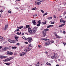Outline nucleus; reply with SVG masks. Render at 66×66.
<instances>
[{"label":"nucleus","mask_w":66,"mask_h":66,"mask_svg":"<svg viewBox=\"0 0 66 66\" xmlns=\"http://www.w3.org/2000/svg\"><path fill=\"white\" fill-rule=\"evenodd\" d=\"M15 39H16V41H18V38H19V37H15Z\"/></svg>","instance_id":"17"},{"label":"nucleus","mask_w":66,"mask_h":66,"mask_svg":"<svg viewBox=\"0 0 66 66\" xmlns=\"http://www.w3.org/2000/svg\"><path fill=\"white\" fill-rule=\"evenodd\" d=\"M48 19L49 20H50L52 19V17L48 18Z\"/></svg>","instance_id":"31"},{"label":"nucleus","mask_w":66,"mask_h":66,"mask_svg":"<svg viewBox=\"0 0 66 66\" xmlns=\"http://www.w3.org/2000/svg\"><path fill=\"white\" fill-rule=\"evenodd\" d=\"M8 12L9 13H12V11H8Z\"/></svg>","instance_id":"40"},{"label":"nucleus","mask_w":66,"mask_h":66,"mask_svg":"<svg viewBox=\"0 0 66 66\" xmlns=\"http://www.w3.org/2000/svg\"><path fill=\"white\" fill-rule=\"evenodd\" d=\"M54 22H52L51 23L52 24H54Z\"/></svg>","instance_id":"42"},{"label":"nucleus","mask_w":66,"mask_h":66,"mask_svg":"<svg viewBox=\"0 0 66 66\" xmlns=\"http://www.w3.org/2000/svg\"><path fill=\"white\" fill-rule=\"evenodd\" d=\"M56 38H60V36H56Z\"/></svg>","instance_id":"39"},{"label":"nucleus","mask_w":66,"mask_h":66,"mask_svg":"<svg viewBox=\"0 0 66 66\" xmlns=\"http://www.w3.org/2000/svg\"><path fill=\"white\" fill-rule=\"evenodd\" d=\"M24 29H26V27H24Z\"/></svg>","instance_id":"58"},{"label":"nucleus","mask_w":66,"mask_h":66,"mask_svg":"<svg viewBox=\"0 0 66 66\" xmlns=\"http://www.w3.org/2000/svg\"><path fill=\"white\" fill-rule=\"evenodd\" d=\"M56 66H59V65L58 64H57L56 65Z\"/></svg>","instance_id":"63"},{"label":"nucleus","mask_w":66,"mask_h":66,"mask_svg":"<svg viewBox=\"0 0 66 66\" xmlns=\"http://www.w3.org/2000/svg\"><path fill=\"white\" fill-rule=\"evenodd\" d=\"M16 47H12V49H16Z\"/></svg>","instance_id":"35"},{"label":"nucleus","mask_w":66,"mask_h":66,"mask_svg":"<svg viewBox=\"0 0 66 66\" xmlns=\"http://www.w3.org/2000/svg\"><path fill=\"white\" fill-rule=\"evenodd\" d=\"M66 14V12H64L63 14V15H65V14Z\"/></svg>","instance_id":"50"},{"label":"nucleus","mask_w":66,"mask_h":66,"mask_svg":"<svg viewBox=\"0 0 66 66\" xmlns=\"http://www.w3.org/2000/svg\"><path fill=\"white\" fill-rule=\"evenodd\" d=\"M38 48H41V47H42V46H41L40 45H38Z\"/></svg>","instance_id":"34"},{"label":"nucleus","mask_w":66,"mask_h":66,"mask_svg":"<svg viewBox=\"0 0 66 66\" xmlns=\"http://www.w3.org/2000/svg\"><path fill=\"white\" fill-rule=\"evenodd\" d=\"M31 10H35V9L34 8H32L31 9Z\"/></svg>","instance_id":"52"},{"label":"nucleus","mask_w":66,"mask_h":66,"mask_svg":"<svg viewBox=\"0 0 66 66\" xmlns=\"http://www.w3.org/2000/svg\"><path fill=\"white\" fill-rule=\"evenodd\" d=\"M24 43L26 44H28V43L27 42H24Z\"/></svg>","instance_id":"49"},{"label":"nucleus","mask_w":66,"mask_h":66,"mask_svg":"<svg viewBox=\"0 0 66 66\" xmlns=\"http://www.w3.org/2000/svg\"><path fill=\"white\" fill-rule=\"evenodd\" d=\"M7 56H0V59H3V58H6Z\"/></svg>","instance_id":"16"},{"label":"nucleus","mask_w":66,"mask_h":66,"mask_svg":"<svg viewBox=\"0 0 66 66\" xmlns=\"http://www.w3.org/2000/svg\"><path fill=\"white\" fill-rule=\"evenodd\" d=\"M53 25H50L49 26H47V28H49L51 27H53Z\"/></svg>","instance_id":"20"},{"label":"nucleus","mask_w":66,"mask_h":66,"mask_svg":"<svg viewBox=\"0 0 66 66\" xmlns=\"http://www.w3.org/2000/svg\"><path fill=\"white\" fill-rule=\"evenodd\" d=\"M28 31L29 33L30 34H31V35H32V34H33V31L32 30L31 28L30 27H29L28 28Z\"/></svg>","instance_id":"3"},{"label":"nucleus","mask_w":66,"mask_h":66,"mask_svg":"<svg viewBox=\"0 0 66 66\" xmlns=\"http://www.w3.org/2000/svg\"><path fill=\"white\" fill-rule=\"evenodd\" d=\"M50 44V43L49 42H46L45 44V46H49Z\"/></svg>","instance_id":"9"},{"label":"nucleus","mask_w":66,"mask_h":66,"mask_svg":"<svg viewBox=\"0 0 66 66\" xmlns=\"http://www.w3.org/2000/svg\"><path fill=\"white\" fill-rule=\"evenodd\" d=\"M17 53H15L14 54V55H17Z\"/></svg>","instance_id":"47"},{"label":"nucleus","mask_w":66,"mask_h":66,"mask_svg":"<svg viewBox=\"0 0 66 66\" xmlns=\"http://www.w3.org/2000/svg\"><path fill=\"white\" fill-rule=\"evenodd\" d=\"M2 48V46H0V49H1Z\"/></svg>","instance_id":"54"},{"label":"nucleus","mask_w":66,"mask_h":66,"mask_svg":"<svg viewBox=\"0 0 66 66\" xmlns=\"http://www.w3.org/2000/svg\"><path fill=\"white\" fill-rule=\"evenodd\" d=\"M60 11V9H58V11Z\"/></svg>","instance_id":"62"},{"label":"nucleus","mask_w":66,"mask_h":66,"mask_svg":"<svg viewBox=\"0 0 66 66\" xmlns=\"http://www.w3.org/2000/svg\"><path fill=\"white\" fill-rule=\"evenodd\" d=\"M42 40H46V41H47V42H50V40L49 39H42Z\"/></svg>","instance_id":"12"},{"label":"nucleus","mask_w":66,"mask_h":66,"mask_svg":"<svg viewBox=\"0 0 66 66\" xmlns=\"http://www.w3.org/2000/svg\"><path fill=\"white\" fill-rule=\"evenodd\" d=\"M37 63L38 64V65H39V62H37Z\"/></svg>","instance_id":"53"},{"label":"nucleus","mask_w":66,"mask_h":66,"mask_svg":"<svg viewBox=\"0 0 66 66\" xmlns=\"http://www.w3.org/2000/svg\"><path fill=\"white\" fill-rule=\"evenodd\" d=\"M8 41L9 42H10V43H14L16 42V41L15 40H12L10 39L8 40Z\"/></svg>","instance_id":"7"},{"label":"nucleus","mask_w":66,"mask_h":66,"mask_svg":"<svg viewBox=\"0 0 66 66\" xmlns=\"http://www.w3.org/2000/svg\"><path fill=\"white\" fill-rule=\"evenodd\" d=\"M22 35H24V33H22L21 34Z\"/></svg>","instance_id":"56"},{"label":"nucleus","mask_w":66,"mask_h":66,"mask_svg":"<svg viewBox=\"0 0 66 66\" xmlns=\"http://www.w3.org/2000/svg\"><path fill=\"white\" fill-rule=\"evenodd\" d=\"M2 12H3V11H2V10H1L0 11V12L1 13H2Z\"/></svg>","instance_id":"55"},{"label":"nucleus","mask_w":66,"mask_h":66,"mask_svg":"<svg viewBox=\"0 0 66 66\" xmlns=\"http://www.w3.org/2000/svg\"><path fill=\"white\" fill-rule=\"evenodd\" d=\"M7 55H10L13 54V53L12 52H10V51H8L7 52Z\"/></svg>","instance_id":"5"},{"label":"nucleus","mask_w":66,"mask_h":66,"mask_svg":"<svg viewBox=\"0 0 66 66\" xmlns=\"http://www.w3.org/2000/svg\"><path fill=\"white\" fill-rule=\"evenodd\" d=\"M41 4V3H40V2H38L37 3V4L38 5H39Z\"/></svg>","instance_id":"29"},{"label":"nucleus","mask_w":66,"mask_h":66,"mask_svg":"<svg viewBox=\"0 0 66 66\" xmlns=\"http://www.w3.org/2000/svg\"><path fill=\"white\" fill-rule=\"evenodd\" d=\"M65 31H63V34H65Z\"/></svg>","instance_id":"57"},{"label":"nucleus","mask_w":66,"mask_h":66,"mask_svg":"<svg viewBox=\"0 0 66 66\" xmlns=\"http://www.w3.org/2000/svg\"><path fill=\"white\" fill-rule=\"evenodd\" d=\"M33 48V46H32V45L31 44H29L28 46V47L26 48L24 50L25 51H30Z\"/></svg>","instance_id":"1"},{"label":"nucleus","mask_w":66,"mask_h":66,"mask_svg":"<svg viewBox=\"0 0 66 66\" xmlns=\"http://www.w3.org/2000/svg\"><path fill=\"white\" fill-rule=\"evenodd\" d=\"M37 27H35L32 29V32H33V34H34L37 30Z\"/></svg>","instance_id":"4"},{"label":"nucleus","mask_w":66,"mask_h":66,"mask_svg":"<svg viewBox=\"0 0 66 66\" xmlns=\"http://www.w3.org/2000/svg\"><path fill=\"white\" fill-rule=\"evenodd\" d=\"M32 23L34 25H36V22H35V20H33L32 21Z\"/></svg>","instance_id":"11"},{"label":"nucleus","mask_w":66,"mask_h":66,"mask_svg":"<svg viewBox=\"0 0 66 66\" xmlns=\"http://www.w3.org/2000/svg\"><path fill=\"white\" fill-rule=\"evenodd\" d=\"M35 2V5H36L37 4V2Z\"/></svg>","instance_id":"37"},{"label":"nucleus","mask_w":66,"mask_h":66,"mask_svg":"<svg viewBox=\"0 0 66 66\" xmlns=\"http://www.w3.org/2000/svg\"><path fill=\"white\" fill-rule=\"evenodd\" d=\"M42 32L43 34H44L43 35L44 37H45V35H46V33H47V31H45L44 30V31H42Z\"/></svg>","instance_id":"8"},{"label":"nucleus","mask_w":66,"mask_h":66,"mask_svg":"<svg viewBox=\"0 0 66 66\" xmlns=\"http://www.w3.org/2000/svg\"><path fill=\"white\" fill-rule=\"evenodd\" d=\"M54 41L51 40V43H54Z\"/></svg>","instance_id":"41"},{"label":"nucleus","mask_w":66,"mask_h":66,"mask_svg":"<svg viewBox=\"0 0 66 66\" xmlns=\"http://www.w3.org/2000/svg\"><path fill=\"white\" fill-rule=\"evenodd\" d=\"M37 23H38V24H40V23H41V22L40 21V20L38 21L37 22Z\"/></svg>","instance_id":"25"},{"label":"nucleus","mask_w":66,"mask_h":66,"mask_svg":"<svg viewBox=\"0 0 66 66\" xmlns=\"http://www.w3.org/2000/svg\"><path fill=\"white\" fill-rule=\"evenodd\" d=\"M46 65L48 66H51V64L48 62L46 63Z\"/></svg>","instance_id":"22"},{"label":"nucleus","mask_w":66,"mask_h":66,"mask_svg":"<svg viewBox=\"0 0 66 66\" xmlns=\"http://www.w3.org/2000/svg\"><path fill=\"white\" fill-rule=\"evenodd\" d=\"M54 18H56V16H55V15H54Z\"/></svg>","instance_id":"51"},{"label":"nucleus","mask_w":66,"mask_h":66,"mask_svg":"<svg viewBox=\"0 0 66 66\" xmlns=\"http://www.w3.org/2000/svg\"><path fill=\"white\" fill-rule=\"evenodd\" d=\"M57 34H56L55 35V36H57Z\"/></svg>","instance_id":"61"},{"label":"nucleus","mask_w":66,"mask_h":66,"mask_svg":"<svg viewBox=\"0 0 66 66\" xmlns=\"http://www.w3.org/2000/svg\"><path fill=\"white\" fill-rule=\"evenodd\" d=\"M6 49H7L5 47L3 49V51H5L6 50Z\"/></svg>","instance_id":"27"},{"label":"nucleus","mask_w":66,"mask_h":66,"mask_svg":"<svg viewBox=\"0 0 66 66\" xmlns=\"http://www.w3.org/2000/svg\"><path fill=\"white\" fill-rule=\"evenodd\" d=\"M22 38L23 39H26V40L27 39H26V37H23Z\"/></svg>","instance_id":"33"},{"label":"nucleus","mask_w":66,"mask_h":66,"mask_svg":"<svg viewBox=\"0 0 66 66\" xmlns=\"http://www.w3.org/2000/svg\"><path fill=\"white\" fill-rule=\"evenodd\" d=\"M0 39H1L2 40H4V38L1 36H0Z\"/></svg>","instance_id":"24"},{"label":"nucleus","mask_w":66,"mask_h":66,"mask_svg":"<svg viewBox=\"0 0 66 66\" xmlns=\"http://www.w3.org/2000/svg\"><path fill=\"white\" fill-rule=\"evenodd\" d=\"M63 45H65L66 46V43H63Z\"/></svg>","instance_id":"48"},{"label":"nucleus","mask_w":66,"mask_h":66,"mask_svg":"<svg viewBox=\"0 0 66 66\" xmlns=\"http://www.w3.org/2000/svg\"><path fill=\"white\" fill-rule=\"evenodd\" d=\"M16 34L17 35H20L21 34V32H20V33H19L18 32H17L16 33Z\"/></svg>","instance_id":"23"},{"label":"nucleus","mask_w":66,"mask_h":66,"mask_svg":"<svg viewBox=\"0 0 66 66\" xmlns=\"http://www.w3.org/2000/svg\"><path fill=\"white\" fill-rule=\"evenodd\" d=\"M41 12H42V13H44V11L43 10H41Z\"/></svg>","instance_id":"43"},{"label":"nucleus","mask_w":66,"mask_h":66,"mask_svg":"<svg viewBox=\"0 0 66 66\" xmlns=\"http://www.w3.org/2000/svg\"><path fill=\"white\" fill-rule=\"evenodd\" d=\"M39 1H40V2H43V1L44 0H38Z\"/></svg>","instance_id":"36"},{"label":"nucleus","mask_w":66,"mask_h":66,"mask_svg":"<svg viewBox=\"0 0 66 66\" xmlns=\"http://www.w3.org/2000/svg\"><path fill=\"white\" fill-rule=\"evenodd\" d=\"M65 23H63L62 24L60 25L59 26V28H61V27H63L64 26H65Z\"/></svg>","instance_id":"15"},{"label":"nucleus","mask_w":66,"mask_h":66,"mask_svg":"<svg viewBox=\"0 0 66 66\" xmlns=\"http://www.w3.org/2000/svg\"><path fill=\"white\" fill-rule=\"evenodd\" d=\"M45 53H46V54H47V53H48V52H45Z\"/></svg>","instance_id":"60"},{"label":"nucleus","mask_w":66,"mask_h":66,"mask_svg":"<svg viewBox=\"0 0 66 66\" xmlns=\"http://www.w3.org/2000/svg\"><path fill=\"white\" fill-rule=\"evenodd\" d=\"M17 32H18V31H19V29H17L16 30Z\"/></svg>","instance_id":"46"},{"label":"nucleus","mask_w":66,"mask_h":66,"mask_svg":"<svg viewBox=\"0 0 66 66\" xmlns=\"http://www.w3.org/2000/svg\"><path fill=\"white\" fill-rule=\"evenodd\" d=\"M5 64H6L7 65H9L10 64V63H5Z\"/></svg>","instance_id":"28"},{"label":"nucleus","mask_w":66,"mask_h":66,"mask_svg":"<svg viewBox=\"0 0 66 66\" xmlns=\"http://www.w3.org/2000/svg\"><path fill=\"white\" fill-rule=\"evenodd\" d=\"M60 22H63V23H65V21H64L63 20V19H61L60 20Z\"/></svg>","instance_id":"13"},{"label":"nucleus","mask_w":66,"mask_h":66,"mask_svg":"<svg viewBox=\"0 0 66 66\" xmlns=\"http://www.w3.org/2000/svg\"><path fill=\"white\" fill-rule=\"evenodd\" d=\"M13 59L14 57H11L4 60L3 61V62H8V61H11V60H12V59Z\"/></svg>","instance_id":"2"},{"label":"nucleus","mask_w":66,"mask_h":66,"mask_svg":"<svg viewBox=\"0 0 66 66\" xmlns=\"http://www.w3.org/2000/svg\"><path fill=\"white\" fill-rule=\"evenodd\" d=\"M35 65L36 66H39L38 65H37V64H35Z\"/></svg>","instance_id":"59"},{"label":"nucleus","mask_w":66,"mask_h":66,"mask_svg":"<svg viewBox=\"0 0 66 66\" xmlns=\"http://www.w3.org/2000/svg\"><path fill=\"white\" fill-rule=\"evenodd\" d=\"M26 28H29V27H30V26H29V25H26Z\"/></svg>","instance_id":"32"},{"label":"nucleus","mask_w":66,"mask_h":66,"mask_svg":"<svg viewBox=\"0 0 66 66\" xmlns=\"http://www.w3.org/2000/svg\"><path fill=\"white\" fill-rule=\"evenodd\" d=\"M28 39V43H30L32 42V38H28L26 39V40Z\"/></svg>","instance_id":"6"},{"label":"nucleus","mask_w":66,"mask_h":66,"mask_svg":"<svg viewBox=\"0 0 66 66\" xmlns=\"http://www.w3.org/2000/svg\"><path fill=\"white\" fill-rule=\"evenodd\" d=\"M48 13H45L44 14H43V17H44V16H45L46 15H48Z\"/></svg>","instance_id":"26"},{"label":"nucleus","mask_w":66,"mask_h":66,"mask_svg":"<svg viewBox=\"0 0 66 66\" xmlns=\"http://www.w3.org/2000/svg\"><path fill=\"white\" fill-rule=\"evenodd\" d=\"M44 30L45 31H49V29H45Z\"/></svg>","instance_id":"30"},{"label":"nucleus","mask_w":66,"mask_h":66,"mask_svg":"<svg viewBox=\"0 0 66 66\" xmlns=\"http://www.w3.org/2000/svg\"><path fill=\"white\" fill-rule=\"evenodd\" d=\"M56 55L55 54V55H54V56H52L51 57V58L52 59H54V58H55V57H56Z\"/></svg>","instance_id":"19"},{"label":"nucleus","mask_w":66,"mask_h":66,"mask_svg":"<svg viewBox=\"0 0 66 66\" xmlns=\"http://www.w3.org/2000/svg\"><path fill=\"white\" fill-rule=\"evenodd\" d=\"M17 46H19V43H18L16 44Z\"/></svg>","instance_id":"44"},{"label":"nucleus","mask_w":66,"mask_h":66,"mask_svg":"<svg viewBox=\"0 0 66 66\" xmlns=\"http://www.w3.org/2000/svg\"><path fill=\"white\" fill-rule=\"evenodd\" d=\"M25 54H26L25 52H23L20 54V56H22V55H24Z\"/></svg>","instance_id":"10"},{"label":"nucleus","mask_w":66,"mask_h":66,"mask_svg":"<svg viewBox=\"0 0 66 66\" xmlns=\"http://www.w3.org/2000/svg\"><path fill=\"white\" fill-rule=\"evenodd\" d=\"M40 24H37V27H39V26H40Z\"/></svg>","instance_id":"38"},{"label":"nucleus","mask_w":66,"mask_h":66,"mask_svg":"<svg viewBox=\"0 0 66 66\" xmlns=\"http://www.w3.org/2000/svg\"><path fill=\"white\" fill-rule=\"evenodd\" d=\"M12 47V46H10L9 47V48H10V47Z\"/></svg>","instance_id":"64"},{"label":"nucleus","mask_w":66,"mask_h":66,"mask_svg":"<svg viewBox=\"0 0 66 66\" xmlns=\"http://www.w3.org/2000/svg\"><path fill=\"white\" fill-rule=\"evenodd\" d=\"M23 28V26H21L20 27H18L17 28V29H21L22 28Z\"/></svg>","instance_id":"21"},{"label":"nucleus","mask_w":66,"mask_h":66,"mask_svg":"<svg viewBox=\"0 0 66 66\" xmlns=\"http://www.w3.org/2000/svg\"><path fill=\"white\" fill-rule=\"evenodd\" d=\"M33 17H34V16H37V14H36V15H34L33 16Z\"/></svg>","instance_id":"45"},{"label":"nucleus","mask_w":66,"mask_h":66,"mask_svg":"<svg viewBox=\"0 0 66 66\" xmlns=\"http://www.w3.org/2000/svg\"><path fill=\"white\" fill-rule=\"evenodd\" d=\"M8 27L9 26H8V25H5L4 29V30H6V29H7Z\"/></svg>","instance_id":"14"},{"label":"nucleus","mask_w":66,"mask_h":66,"mask_svg":"<svg viewBox=\"0 0 66 66\" xmlns=\"http://www.w3.org/2000/svg\"><path fill=\"white\" fill-rule=\"evenodd\" d=\"M46 23H47V22L46 21H45V22H42L41 23L43 25H45L46 24Z\"/></svg>","instance_id":"18"}]
</instances>
